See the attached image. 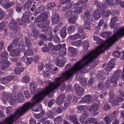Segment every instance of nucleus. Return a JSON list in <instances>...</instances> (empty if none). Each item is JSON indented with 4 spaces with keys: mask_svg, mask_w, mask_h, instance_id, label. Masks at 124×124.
Listing matches in <instances>:
<instances>
[{
    "mask_svg": "<svg viewBox=\"0 0 124 124\" xmlns=\"http://www.w3.org/2000/svg\"><path fill=\"white\" fill-rule=\"evenodd\" d=\"M115 3L117 5L120 4L122 7H124V2H122L121 0H116V2H115Z\"/></svg>",
    "mask_w": 124,
    "mask_h": 124,
    "instance_id": "4d7b16f0",
    "label": "nucleus"
},
{
    "mask_svg": "<svg viewBox=\"0 0 124 124\" xmlns=\"http://www.w3.org/2000/svg\"><path fill=\"white\" fill-rule=\"evenodd\" d=\"M71 0H60L59 3L62 4H64L65 3L69 2Z\"/></svg>",
    "mask_w": 124,
    "mask_h": 124,
    "instance_id": "338daca9",
    "label": "nucleus"
},
{
    "mask_svg": "<svg viewBox=\"0 0 124 124\" xmlns=\"http://www.w3.org/2000/svg\"><path fill=\"white\" fill-rule=\"evenodd\" d=\"M18 27V24L15 21V20L11 19L9 23V28L12 30H16Z\"/></svg>",
    "mask_w": 124,
    "mask_h": 124,
    "instance_id": "1a4fd4ad",
    "label": "nucleus"
},
{
    "mask_svg": "<svg viewBox=\"0 0 124 124\" xmlns=\"http://www.w3.org/2000/svg\"><path fill=\"white\" fill-rule=\"evenodd\" d=\"M90 22H86L85 21V23L84 26V28L88 30L90 29L91 27Z\"/></svg>",
    "mask_w": 124,
    "mask_h": 124,
    "instance_id": "49530a36",
    "label": "nucleus"
},
{
    "mask_svg": "<svg viewBox=\"0 0 124 124\" xmlns=\"http://www.w3.org/2000/svg\"><path fill=\"white\" fill-rule=\"evenodd\" d=\"M17 101L19 102H22L23 101V96L20 94H18L17 95Z\"/></svg>",
    "mask_w": 124,
    "mask_h": 124,
    "instance_id": "ea45409f",
    "label": "nucleus"
},
{
    "mask_svg": "<svg viewBox=\"0 0 124 124\" xmlns=\"http://www.w3.org/2000/svg\"><path fill=\"white\" fill-rule=\"evenodd\" d=\"M120 78L124 80V67L122 71L118 69L113 73L111 78V82L112 85L114 87H116L118 85L119 83L117 81Z\"/></svg>",
    "mask_w": 124,
    "mask_h": 124,
    "instance_id": "7ed1b4c3",
    "label": "nucleus"
},
{
    "mask_svg": "<svg viewBox=\"0 0 124 124\" xmlns=\"http://www.w3.org/2000/svg\"><path fill=\"white\" fill-rule=\"evenodd\" d=\"M65 58L63 56H62V57H59L57 62V64L59 66H62L64 65L65 62Z\"/></svg>",
    "mask_w": 124,
    "mask_h": 124,
    "instance_id": "9b49d317",
    "label": "nucleus"
},
{
    "mask_svg": "<svg viewBox=\"0 0 124 124\" xmlns=\"http://www.w3.org/2000/svg\"><path fill=\"white\" fill-rule=\"evenodd\" d=\"M101 16V14L98 9L95 11L93 13L94 19L95 20H97L99 19Z\"/></svg>",
    "mask_w": 124,
    "mask_h": 124,
    "instance_id": "a211bd4d",
    "label": "nucleus"
},
{
    "mask_svg": "<svg viewBox=\"0 0 124 124\" xmlns=\"http://www.w3.org/2000/svg\"><path fill=\"white\" fill-rule=\"evenodd\" d=\"M25 42L26 45L27 47L28 48H30L32 46V44L28 38L26 37L24 38Z\"/></svg>",
    "mask_w": 124,
    "mask_h": 124,
    "instance_id": "7c9ffc66",
    "label": "nucleus"
},
{
    "mask_svg": "<svg viewBox=\"0 0 124 124\" xmlns=\"http://www.w3.org/2000/svg\"><path fill=\"white\" fill-rule=\"evenodd\" d=\"M82 7L80 6H75L73 11L74 14H79L82 12Z\"/></svg>",
    "mask_w": 124,
    "mask_h": 124,
    "instance_id": "dca6fc26",
    "label": "nucleus"
},
{
    "mask_svg": "<svg viewBox=\"0 0 124 124\" xmlns=\"http://www.w3.org/2000/svg\"><path fill=\"white\" fill-rule=\"evenodd\" d=\"M66 46L65 44H59L58 45L54 46L53 47V49L54 50L58 51L60 49Z\"/></svg>",
    "mask_w": 124,
    "mask_h": 124,
    "instance_id": "cd10ccee",
    "label": "nucleus"
},
{
    "mask_svg": "<svg viewBox=\"0 0 124 124\" xmlns=\"http://www.w3.org/2000/svg\"><path fill=\"white\" fill-rule=\"evenodd\" d=\"M7 29L6 25L4 22H2L0 23V30L6 33L7 32Z\"/></svg>",
    "mask_w": 124,
    "mask_h": 124,
    "instance_id": "393cba45",
    "label": "nucleus"
},
{
    "mask_svg": "<svg viewBox=\"0 0 124 124\" xmlns=\"http://www.w3.org/2000/svg\"><path fill=\"white\" fill-rule=\"evenodd\" d=\"M8 0L4 1L3 5L6 8H8L12 6L14 4V2H8Z\"/></svg>",
    "mask_w": 124,
    "mask_h": 124,
    "instance_id": "aec40b11",
    "label": "nucleus"
},
{
    "mask_svg": "<svg viewBox=\"0 0 124 124\" xmlns=\"http://www.w3.org/2000/svg\"><path fill=\"white\" fill-rule=\"evenodd\" d=\"M98 106L97 104H93L90 106L89 111L92 112L93 115H98L99 112L97 111L98 110Z\"/></svg>",
    "mask_w": 124,
    "mask_h": 124,
    "instance_id": "423d86ee",
    "label": "nucleus"
},
{
    "mask_svg": "<svg viewBox=\"0 0 124 124\" xmlns=\"http://www.w3.org/2000/svg\"><path fill=\"white\" fill-rule=\"evenodd\" d=\"M53 41L57 43H59L60 42L59 38L57 36L56 34H55L54 35V36L53 38Z\"/></svg>",
    "mask_w": 124,
    "mask_h": 124,
    "instance_id": "8fccbe9b",
    "label": "nucleus"
},
{
    "mask_svg": "<svg viewBox=\"0 0 124 124\" xmlns=\"http://www.w3.org/2000/svg\"><path fill=\"white\" fill-rule=\"evenodd\" d=\"M40 38L43 39L45 41H47L48 39V37L47 36L43 34L40 35Z\"/></svg>",
    "mask_w": 124,
    "mask_h": 124,
    "instance_id": "774afa93",
    "label": "nucleus"
},
{
    "mask_svg": "<svg viewBox=\"0 0 124 124\" xmlns=\"http://www.w3.org/2000/svg\"><path fill=\"white\" fill-rule=\"evenodd\" d=\"M26 49V46L25 45L23 46L21 45H19L18 47V50H19L20 51L22 50L23 51Z\"/></svg>",
    "mask_w": 124,
    "mask_h": 124,
    "instance_id": "680f3d73",
    "label": "nucleus"
},
{
    "mask_svg": "<svg viewBox=\"0 0 124 124\" xmlns=\"http://www.w3.org/2000/svg\"><path fill=\"white\" fill-rule=\"evenodd\" d=\"M115 32L113 36L94 50L90 51L86 55L83 56L82 60L76 63L72 67L70 64H68L65 67L66 71L62 73L61 76L56 78L54 83L51 82L48 86L54 90L65 80L70 79L77 71L88 65L94 59L103 53L105 50L111 46L116 40V26L113 31Z\"/></svg>",
    "mask_w": 124,
    "mask_h": 124,
    "instance_id": "f257e3e1",
    "label": "nucleus"
},
{
    "mask_svg": "<svg viewBox=\"0 0 124 124\" xmlns=\"http://www.w3.org/2000/svg\"><path fill=\"white\" fill-rule=\"evenodd\" d=\"M104 120L107 124H110L111 120L108 116L105 117L104 118Z\"/></svg>",
    "mask_w": 124,
    "mask_h": 124,
    "instance_id": "603ef678",
    "label": "nucleus"
},
{
    "mask_svg": "<svg viewBox=\"0 0 124 124\" xmlns=\"http://www.w3.org/2000/svg\"><path fill=\"white\" fill-rule=\"evenodd\" d=\"M24 69L23 67L16 68L15 69L14 72L16 74H19L23 71Z\"/></svg>",
    "mask_w": 124,
    "mask_h": 124,
    "instance_id": "72a5a7b5",
    "label": "nucleus"
},
{
    "mask_svg": "<svg viewBox=\"0 0 124 124\" xmlns=\"http://www.w3.org/2000/svg\"><path fill=\"white\" fill-rule=\"evenodd\" d=\"M32 2L33 3V2L31 1V0H28L23 4L24 9L25 10H27L29 9L31 6Z\"/></svg>",
    "mask_w": 124,
    "mask_h": 124,
    "instance_id": "6ab92c4d",
    "label": "nucleus"
},
{
    "mask_svg": "<svg viewBox=\"0 0 124 124\" xmlns=\"http://www.w3.org/2000/svg\"><path fill=\"white\" fill-rule=\"evenodd\" d=\"M98 7L101 11V13H102L103 11H105V10L106 7L105 5L101 4L99 5Z\"/></svg>",
    "mask_w": 124,
    "mask_h": 124,
    "instance_id": "864d4df0",
    "label": "nucleus"
},
{
    "mask_svg": "<svg viewBox=\"0 0 124 124\" xmlns=\"http://www.w3.org/2000/svg\"><path fill=\"white\" fill-rule=\"evenodd\" d=\"M24 93L26 98L29 99L30 97V94L29 92L28 91H26L24 92Z\"/></svg>",
    "mask_w": 124,
    "mask_h": 124,
    "instance_id": "69168bd1",
    "label": "nucleus"
},
{
    "mask_svg": "<svg viewBox=\"0 0 124 124\" xmlns=\"http://www.w3.org/2000/svg\"><path fill=\"white\" fill-rule=\"evenodd\" d=\"M75 27L73 26H70L67 28L68 33L71 34L75 31Z\"/></svg>",
    "mask_w": 124,
    "mask_h": 124,
    "instance_id": "e433bc0d",
    "label": "nucleus"
},
{
    "mask_svg": "<svg viewBox=\"0 0 124 124\" xmlns=\"http://www.w3.org/2000/svg\"><path fill=\"white\" fill-rule=\"evenodd\" d=\"M78 16L76 15H73L71 16L69 20L68 21L69 23L73 24L76 23V20L78 18Z\"/></svg>",
    "mask_w": 124,
    "mask_h": 124,
    "instance_id": "412c9836",
    "label": "nucleus"
},
{
    "mask_svg": "<svg viewBox=\"0 0 124 124\" xmlns=\"http://www.w3.org/2000/svg\"><path fill=\"white\" fill-rule=\"evenodd\" d=\"M73 11L71 10H70L66 12L65 14V16L67 17H69L70 16H72L75 15Z\"/></svg>",
    "mask_w": 124,
    "mask_h": 124,
    "instance_id": "f704fd0d",
    "label": "nucleus"
},
{
    "mask_svg": "<svg viewBox=\"0 0 124 124\" xmlns=\"http://www.w3.org/2000/svg\"><path fill=\"white\" fill-rule=\"evenodd\" d=\"M68 117L69 119L74 123L77 120L76 117L75 116L69 115Z\"/></svg>",
    "mask_w": 124,
    "mask_h": 124,
    "instance_id": "79ce46f5",
    "label": "nucleus"
},
{
    "mask_svg": "<svg viewBox=\"0 0 124 124\" xmlns=\"http://www.w3.org/2000/svg\"><path fill=\"white\" fill-rule=\"evenodd\" d=\"M26 49V46L25 45L23 46L21 45H19L18 47V50H19L20 51L22 50L23 51Z\"/></svg>",
    "mask_w": 124,
    "mask_h": 124,
    "instance_id": "e2e57ef3",
    "label": "nucleus"
},
{
    "mask_svg": "<svg viewBox=\"0 0 124 124\" xmlns=\"http://www.w3.org/2000/svg\"><path fill=\"white\" fill-rule=\"evenodd\" d=\"M29 16H22L21 19V20L23 21V22H25L26 23H28L29 21Z\"/></svg>",
    "mask_w": 124,
    "mask_h": 124,
    "instance_id": "3c124183",
    "label": "nucleus"
},
{
    "mask_svg": "<svg viewBox=\"0 0 124 124\" xmlns=\"http://www.w3.org/2000/svg\"><path fill=\"white\" fill-rule=\"evenodd\" d=\"M13 76L9 75L6 77V78L4 77L2 78L1 79V81L3 84H5V83H8L10 81L13 80Z\"/></svg>",
    "mask_w": 124,
    "mask_h": 124,
    "instance_id": "f8f14e48",
    "label": "nucleus"
},
{
    "mask_svg": "<svg viewBox=\"0 0 124 124\" xmlns=\"http://www.w3.org/2000/svg\"><path fill=\"white\" fill-rule=\"evenodd\" d=\"M122 99V98L120 97L119 98V100H118L117 101H116L114 100L111 104L113 106H116L118 104V102L120 101Z\"/></svg>",
    "mask_w": 124,
    "mask_h": 124,
    "instance_id": "052dcab7",
    "label": "nucleus"
},
{
    "mask_svg": "<svg viewBox=\"0 0 124 124\" xmlns=\"http://www.w3.org/2000/svg\"><path fill=\"white\" fill-rule=\"evenodd\" d=\"M81 35L78 34H75L74 35H71L69 36V38L70 39L73 40H76L80 38L83 39L84 38H81Z\"/></svg>",
    "mask_w": 124,
    "mask_h": 124,
    "instance_id": "c756f323",
    "label": "nucleus"
},
{
    "mask_svg": "<svg viewBox=\"0 0 124 124\" xmlns=\"http://www.w3.org/2000/svg\"><path fill=\"white\" fill-rule=\"evenodd\" d=\"M104 109L105 110H108L110 109V106L107 103H106L104 105Z\"/></svg>",
    "mask_w": 124,
    "mask_h": 124,
    "instance_id": "0e129e2a",
    "label": "nucleus"
},
{
    "mask_svg": "<svg viewBox=\"0 0 124 124\" xmlns=\"http://www.w3.org/2000/svg\"><path fill=\"white\" fill-rule=\"evenodd\" d=\"M112 84V82L109 78H108L106 81L105 84V87L107 88H109L111 86V84Z\"/></svg>",
    "mask_w": 124,
    "mask_h": 124,
    "instance_id": "a19ab883",
    "label": "nucleus"
},
{
    "mask_svg": "<svg viewBox=\"0 0 124 124\" xmlns=\"http://www.w3.org/2000/svg\"><path fill=\"white\" fill-rule=\"evenodd\" d=\"M7 60H3L1 61L0 62V65L1 69L3 70L6 68L8 67L10 64V62L7 61Z\"/></svg>",
    "mask_w": 124,
    "mask_h": 124,
    "instance_id": "9d476101",
    "label": "nucleus"
},
{
    "mask_svg": "<svg viewBox=\"0 0 124 124\" xmlns=\"http://www.w3.org/2000/svg\"><path fill=\"white\" fill-rule=\"evenodd\" d=\"M55 7V4L53 2L49 4L47 6V7L48 9H50L54 8Z\"/></svg>",
    "mask_w": 124,
    "mask_h": 124,
    "instance_id": "6e6d98bb",
    "label": "nucleus"
},
{
    "mask_svg": "<svg viewBox=\"0 0 124 124\" xmlns=\"http://www.w3.org/2000/svg\"><path fill=\"white\" fill-rule=\"evenodd\" d=\"M54 90L49 86L45 90L36 94L33 98V102H27L25 103L20 107L17 108V110L14 114H11L8 117L6 118L4 121L0 124H12L22 115H23L31 108L32 110L37 111L38 109L35 107L34 104L38 102H41L44 97L50 92H53Z\"/></svg>",
    "mask_w": 124,
    "mask_h": 124,
    "instance_id": "f03ea898",
    "label": "nucleus"
},
{
    "mask_svg": "<svg viewBox=\"0 0 124 124\" xmlns=\"http://www.w3.org/2000/svg\"><path fill=\"white\" fill-rule=\"evenodd\" d=\"M111 33L110 32L102 33L100 34V36L103 37H105L108 38L110 36Z\"/></svg>",
    "mask_w": 124,
    "mask_h": 124,
    "instance_id": "4c0bfd02",
    "label": "nucleus"
},
{
    "mask_svg": "<svg viewBox=\"0 0 124 124\" xmlns=\"http://www.w3.org/2000/svg\"><path fill=\"white\" fill-rule=\"evenodd\" d=\"M90 123H96L97 124V121L96 118L89 117L88 118Z\"/></svg>",
    "mask_w": 124,
    "mask_h": 124,
    "instance_id": "5fc2aeb1",
    "label": "nucleus"
},
{
    "mask_svg": "<svg viewBox=\"0 0 124 124\" xmlns=\"http://www.w3.org/2000/svg\"><path fill=\"white\" fill-rule=\"evenodd\" d=\"M65 98V96L63 94H61L58 98L56 102L58 105L62 104Z\"/></svg>",
    "mask_w": 124,
    "mask_h": 124,
    "instance_id": "f3484780",
    "label": "nucleus"
},
{
    "mask_svg": "<svg viewBox=\"0 0 124 124\" xmlns=\"http://www.w3.org/2000/svg\"><path fill=\"white\" fill-rule=\"evenodd\" d=\"M59 15L58 14H56L53 15L52 17V22L54 24L57 23L59 21Z\"/></svg>",
    "mask_w": 124,
    "mask_h": 124,
    "instance_id": "2eb2a0df",
    "label": "nucleus"
},
{
    "mask_svg": "<svg viewBox=\"0 0 124 124\" xmlns=\"http://www.w3.org/2000/svg\"><path fill=\"white\" fill-rule=\"evenodd\" d=\"M121 53L120 51H115L113 53V55L115 57H119L120 56Z\"/></svg>",
    "mask_w": 124,
    "mask_h": 124,
    "instance_id": "09e8293b",
    "label": "nucleus"
},
{
    "mask_svg": "<svg viewBox=\"0 0 124 124\" xmlns=\"http://www.w3.org/2000/svg\"><path fill=\"white\" fill-rule=\"evenodd\" d=\"M101 13L103 17L105 18H106L108 17V16L111 14L110 11H109L106 12L103 11Z\"/></svg>",
    "mask_w": 124,
    "mask_h": 124,
    "instance_id": "c9c22d12",
    "label": "nucleus"
},
{
    "mask_svg": "<svg viewBox=\"0 0 124 124\" xmlns=\"http://www.w3.org/2000/svg\"><path fill=\"white\" fill-rule=\"evenodd\" d=\"M54 123L55 124H60L62 123V118L60 116H57L55 119L54 120Z\"/></svg>",
    "mask_w": 124,
    "mask_h": 124,
    "instance_id": "58836bf2",
    "label": "nucleus"
},
{
    "mask_svg": "<svg viewBox=\"0 0 124 124\" xmlns=\"http://www.w3.org/2000/svg\"><path fill=\"white\" fill-rule=\"evenodd\" d=\"M20 54V51L17 49H14L11 51L9 53V55L16 57L19 56Z\"/></svg>",
    "mask_w": 124,
    "mask_h": 124,
    "instance_id": "4468645a",
    "label": "nucleus"
},
{
    "mask_svg": "<svg viewBox=\"0 0 124 124\" xmlns=\"http://www.w3.org/2000/svg\"><path fill=\"white\" fill-rule=\"evenodd\" d=\"M30 78L26 76H25L23 77L22 78L23 82L25 83L29 82Z\"/></svg>",
    "mask_w": 124,
    "mask_h": 124,
    "instance_id": "bf43d9fd",
    "label": "nucleus"
},
{
    "mask_svg": "<svg viewBox=\"0 0 124 124\" xmlns=\"http://www.w3.org/2000/svg\"><path fill=\"white\" fill-rule=\"evenodd\" d=\"M42 30L44 33L47 34L51 35L52 33V29L50 26H48L46 30L45 29H42Z\"/></svg>",
    "mask_w": 124,
    "mask_h": 124,
    "instance_id": "c85d7f7f",
    "label": "nucleus"
},
{
    "mask_svg": "<svg viewBox=\"0 0 124 124\" xmlns=\"http://www.w3.org/2000/svg\"><path fill=\"white\" fill-rule=\"evenodd\" d=\"M85 11L84 15V21L86 22L92 21L93 20L92 16L89 11L87 9H85Z\"/></svg>",
    "mask_w": 124,
    "mask_h": 124,
    "instance_id": "39448f33",
    "label": "nucleus"
},
{
    "mask_svg": "<svg viewBox=\"0 0 124 124\" xmlns=\"http://www.w3.org/2000/svg\"><path fill=\"white\" fill-rule=\"evenodd\" d=\"M118 20V18L116 16H114L112 18L110 19V25L111 28L115 25V23Z\"/></svg>",
    "mask_w": 124,
    "mask_h": 124,
    "instance_id": "5701e85b",
    "label": "nucleus"
},
{
    "mask_svg": "<svg viewBox=\"0 0 124 124\" xmlns=\"http://www.w3.org/2000/svg\"><path fill=\"white\" fill-rule=\"evenodd\" d=\"M72 6V3H69L67 4L65 7V8L64 7L63 8V9H62V10L63 11H65L66 9H70Z\"/></svg>",
    "mask_w": 124,
    "mask_h": 124,
    "instance_id": "37998d69",
    "label": "nucleus"
},
{
    "mask_svg": "<svg viewBox=\"0 0 124 124\" xmlns=\"http://www.w3.org/2000/svg\"><path fill=\"white\" fill-rule=\"evenodd\" d=\"M82 43V41L81 40H79L76 41L74 42H72V44L74 46H80Z\"/></svg>",
    "mask_w": 124,
    "mask_h": 124,
    "instance_id": "de8ad7c7",
    "label": "nucleus"
},
{
    "mask_svg": "<svg viewBox=\"0 0 124 124\" xmlns=\"http://www.w3.org/2000/svg\"><path fill=\"white\" fill-rule=\"evenodd\" d=\"M68 49L73 54H75L76 52V49L73 47H69Z\"/></svg>",
    "mask_w": 124,
    "mask_h": 124,
    "instance_id": "13d9d810",
    "label": "nucleus"
},
{
    "mask_svg": "<svg viewBox=\"0 0 124 124\" xmlns=\"http://www.w3.org/2000/svg\"><path fill=\"white\" fill-rule=\"evenodd\" d=\"M10 98V102L11 105H13L17 101V95H12Z\"/></svg>",
    "mask_w": 124,
    "mask_h": 124,
    "instance_id": "bb28decb",
    "label": "nucleus"
},
{
    "mask_svg": "<svg viewBox=\"0 0 124 124\" xmlns=\"http://www.w3.org/2000/svg\"><path fill=\"white\" fill-rule=\"evenodd\" d=\"M33 53V51L31 49L28 48V49L24 52V54L25 57H27L31 56Z\"/></svg>",
    "mask_w": 124,
    "mask_h": 124,
    "instance_id": "4be33fe9",
    "label": "nucleus"
},
{
    "mask_svg": "<svg viewBox=\"0 0 124 124\" xmlns=\"http://www.w3.org/2000/svg\"><path fill=\"white\" fill-rule=\"evenodd\" d=\"M92 96L91 95H86L82 98V100L79 102L80 103L82 102L85 103L89 104L91 102Z\"/></svg>",
    "mask_w": 124,
    "mask_h": 124,
    "instance_id": "6e6552de",
    "label": "nucleus"
},
{
    "mask_svg": "<svg viewBox=\"0 0 124 124\" xmlns=\"http://www.w3.org/2000/svg\"><path fill=\"white\" fill-rule=\"evenodd\" d=\"M59 57H62V56L66 55V49L64 48L62 50H60L58 52Z\"/></svg>",
    "mask_w": 124,
    "mask_h": 124,
    "instance_id": "473e14b6",
    "label": "nucleus"
},
{
    "mask_svg": "<svg viewBox=\"0 0 124 124\" xmlns=\"http://www.w3.org/2000/svg\"><path fill=\"white\" fill-rule=\"evenodd\" d=\"M8 53L7 51H4L0 53V56L2 59L4 60H7Z\"/></svg>",
    "mask_w": 124,
    "mask_h": 124,
    "instance_id": "2f4dec72",
    "label": "nucleus"
},
{
    "mask_svg": "<svg viewBox=\"0 0 124 124\" xmlns=\"http://www.w3.org/2000/svg\"><path fill=\"white\" fill-rule=\"evenodd\" d=\"M49 14V12H43L41 14L40 17H36L35 20V22L36 23L44 21L47 19L48 16V14Z\"/></svg>",
    "mask_w": 124,
    "mask_h": 124,
    "instance_id": "20e7f679",
    "label": "nucleus"
},
{
    "mask_svg": "<svg viewBox=\"0 0 124 124\" xmlns=\"http://www.w3.org/2000/svg\"><path fill=\"white\" fill-rule=\"evenodd\" d=\"M74 87L75 92L78 95H81L84 92V89L82 87L76 84L74 85Z\"/></svg>",
    "mask_w": 124,
    "mask_h": 124,
    "instance_id": "0eeeda50",
    "label": "nucleus"
},
{
    "mask_svg": "<svg viewBox=\"0 0 124 124\" xmlns=\"http://www.w3.org/2000/svg\"><path fill=\"white\" fill-rule=\"evenodd\" d=\"M43 10V9H42V7H40L36 9V10L35 11V12L34 13V15L35 17L37 15V14L40 13Z\"/></svg>",
    "mask_w": 124,
    "mask_h": 124,
    "instance_id": "a18cd8bd",
    "label": "nucleus"
},
{
    "mask_svg": "<svg viewBox=\"0 0 124 124\" xmlns=\"http://www.w3.org/2000/svg\"><path fill=\"white\" fill-rule=\"evenodd\" d=\"M66 29V27H64L61 30L60 32L61 36L63 38H65L67 34Z\"/></svg>",
    "mask_w": 124,
    "mask_h": 124,
    "instance_id": "a878e982",
    "label": "nucleus"
},
{
    "mask_svg": "<svg viewBox=\"0 0 124 124\" xmlns=\"http://www.w3.org/2000/svg\"><path fill=\"white\" fill-rule=\"evenodd\" d=\"M88 116V113L87 112H84L82 115L80 117V122L81 123L83 122L86 118Z\"/></svg>",
    "mask_w": 124,
    "mask_h": 124,
    "instance_id": "b1692460",
    "label": "nucleus"
},
{
    "mask_svg": "<svg viewBox=\"0 0 124 124\" xmlns=\"http://www.w3.org/2000/svg\"><path fill=\"white\" fill-rule=\"evenodd\" d=\"M108 76V74L102 70L99 73V75L97 76V78L99 80H101L105 79Z\"/></svg>",
    "mask_w": 124,
    "mask_h": 124,
    "instance_id": "ddd939ff",
    "label": "nucleus"
},
{
    "mask_svg": "<svg viewBox=\"0 0 124 124\" xmlns=\"http://www.w3.org/2000/svg\"><path fill=\"white\" fill-rule=\"evenodd\" d=\"M98 87L100 90H101L104 87V84L102 81L99 82L98 85Z\"/></svg>",
    "mask_w": 124,
    "mask_h": 124,
    "instance_id": "c03bdc74",
    "label": "nucleus"
}]
</instances>
